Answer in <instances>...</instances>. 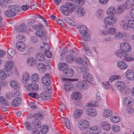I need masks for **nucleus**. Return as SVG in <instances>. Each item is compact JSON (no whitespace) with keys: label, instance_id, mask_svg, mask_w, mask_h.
Returning <instances> with one entry per match:
<instances>
[{"label":"nucleus","instance_id":"58","mask_svg":"<svg viewBox=\"0 0 134 134\" xmlns=\"http://www.w3.org/2000/svg\"><path fill=\"white\" fill-rule=\"evenodd\" d=\"M98 105V103L96 102H95L93 103H89L86 104V106L87 107H96Z\"/></svg>","mask_w":134,"mask_h":134},{"label":"nucleus","instance_id":"33","mask_svg":"<svg viewBox=\"0 0 134 134\" xmlns=\"http://www.w3.org/2000/svg\"><path fill=\"white\" fill-rule=\"evenodd\" d=\"M22 82L26 84L29 80L30 76L29 74L26 72L24 73L23 75Z\"/></svg>","mask_w":134,"mask_h":134},{"label":"nucleus","instance_id":"39","mask_svg":"<svg viewBox=\"0 0 134 134\" xmlns=\"http://www.w3.org/2000/svg\"><path fill=\"white\" fill-rule=\"evenodd\" d=\"M59 70L64 71L68 68V66L67 64L65 63H60L59 64Z\"/></svg>","mask_w":134,"mask_h":134},{"label":"nucleus","instance_id":"5","mask_svg":"<svg viewBox=\"0 0 134 134\" xmlns=\"http://www.w3.org/2000/svg\"><path fill=\"white\" fill-rule=\"evenodd\" d=\"M86 131L88 133L98 134L100 132V129L99 126H88L86 128Z\"/></svg>","mask_w":134,"mask_h":134},{"label":"nucleus","instance_id":"64","mask_svg":"<svg viewBox=\"0 0 134 134\" xmlns=\"http://www.w3.org/2000/svg\"><path fill=\"white\" fill-rule=\"evenodd\" d=\"M67 52L65 51H63L62 53H61L59 58H60L61 59H63L65 57V56L67 54Z\"/></svg>","mask_w":134,"mask_h":134},{"label":"nucleus","instance_id":"37","mask_svg":"<svg viewBox=\"0 0 134 134\" xmlns=\"http://www.w3.org/2000/svg\"><path fill=\"white\" fill-rule=\"evenodd\" d=\"M31 80L33 83L38 82L39 80L38 75L36 73L33 74L31 77Z\"/></svg>","mask_w":134,"mask_h":134},{"label":"nucleus","instance_id":"41","mask_svg":"<svg viewBox=\"0 0 134 134\" xmlns=\"http://www.w3.org/2000/svg\"><path fill=\"white\" fill-rule=\"evenodd\" d=\"M125 9L126 8L124 5H119L117 8V12L119 14H121L125 11Z\"/></svg>","mask_w":134,"mask_h":134},{"label":"nucleus","instance_id":"57","mask_svg":"<svg viewBox=\"0 0 134 134\" xmlns=\"http://www.w3.org/2000/svg\"><path fill=\"white\" fill-rule=\"evenodd\" d=\"M65 19L67 23L69 25L72 26H74L75 25V23L73 20L67 18H65Z\"/></svg>","mask_w":134,"mask_h":134},{"label":"nucleus","instance_id":"23","mask_svg":"<svg viewBox=\"0 0 134 134\" xmlns=\"http://www.w3.org/2000/svg\"><path fill=\"white\" fill-rule=\"evenodd\" d=\"M75 63L79 65L82 64L85 66L88 65L87 62L84 61L82 59L80 58H77L76 59Z\"/></svg>","mask_w":134,"mask_h":134},{"label":"nucleus","instance_id":"4","mask_svg":"<svg viewBox=\"0 0 134 134\" xmlns=\"http://www.w3.org/2000/svg\"><path fill=\"white\" fill-rule=\"evenodd\" d=\"M36 21V20H32L30 22H28V25L29 27L32 28L35 30H41L43 27V25L40 23L35 24V22Z\"/></svg>","mask_w":134,"mask_h":134},{"label":"nucleus","instance_id":"17","mask_svg":"<svg viewBox=\"0 0 134 134\" xmlns=\"http://www.w3.org/2000/svg\"><path fill=\"white\" fill-rule=\"evenodd\" d=\"M115 85L117 89L120 91L124 90L126 88L125 83L122 81H117Z\"/></svg>","mask_w":134,"mask_h":134},{"label":"nucleus","instance_id":"43","mask_svg":"<svg viewBox=\"0 0 134 134\" xmlns=\"http://www.w3.org/2000/svg\"><path fill=\"white\" fill-rule=\"evenodd\" d=\"M87 30V27L85 26L81 25L79 28V32L80 33V35L85 34V33L87 32L86 30Z\"/></svg>","mask_w":134,"mask_h":134},{"label":"nucleus","instance_id":"54","mask_svg":"<svg viewBox=\"0 0 134 134\" xmlns=\"http://www.w3.org/2000/svg\"><path fill=\"white\" fill-rule=\"evenodd\" d=\"M33 118H38L40 119H43V116L42 114L39 113L38 114L36 113L34 114L32 116Z\"/></svg>","mask_w":134,"mask_h":134},{"label":"nucleus","instance_id":"22","mask_svg":"<svg viewBox=\"0 0 134 134\" xmlns=\"http://www.w3.org/2000/svg\"><path fill=\"white\" fill-rule=\"evenodd\" d=\"M134 5V0H127L125 7L126 9H129Z\"/></svg>","mask_w":134,"mask_h":134},{"label":"nucleus","instance_id":"27","mask_svg":"<svg viewBox=\"0 0 134 134\" xmlns=\"http://www.w3.org/2000/svg\"><path fill=\"white\" fill-rule=\"evenodd\" d=\"M60 10L65 15L68 16L69 14V9L64 5H62L60 7Z\"/></svg>","mask_w":134,"mask_h":134},{"label":"nucleus","instance_id":"49","mask_svg":"<svg viewBox=\"0 0 134 134\" xmlns=\"http://www.w3.org/2000/svg\"><path fill=\"white\" fill-rule=\"evenodd\" d=\"M7 75H6L4 71L0 69V79L4 80L5 79Z\"/></svg>","mask_w":134,"mask_h":134},{"label":"nucleus","instance_id":"31","mask_svg":"<svg viewBox=\"0 0 134 134\" xmlns=\"http://www.w3.org/2000/svg\"><path fill=\"white\" fill-rule=\"evenodd\" d=\"M112 114V112L109 109H105L104 110L103 116L104 118H108L111 116Z\"/></svg>","mask_w":134,"mask_h":134},{"label":"nucleus","instance_id":"16","mask_svg":"<svg viewBox=\"0 0 134 134\" xmlns=\"http://www.w3.org/2000/svg\"><path fill=\"white\" fill-rule=\"evenodd\" d=\"M82 97L81 93L76 92L72 93L71 95V98L74 100H80Z\"/></svg>","mask_w":134,"mask_h":134},{"label":"nucleus","instance_id":"11","mask_svg":"<svg viewBox=\"0 0 134 134\" xmlns=\"http://www.w3.org/2000/svg\"><path fill=\"white\" fill-rule=\"evenodd\" d=\"M120 48L122 51L125 52L130 51L131 50L130 45L126 42H123L121 44Z\"/></svg>","mask_w":134,"mask_h":134},{"label":"nucleus","instance_id":"30","mask_svg":"<svg viewBox=\"0 0 134 134\" xmlns=\"http://www.w3.org/2000/svg\"><path fill=\"white\" fill-rule=\"evenodd\" d=\"M10 86L14 89H17L19 87V85L15 80L11 81L10 82Z\"/></svg>","mask_w":134,"mask_h":134},{"label":"nucleus","instance_id":"1","mask_svg":"<svg viewBox=\"0 0 134 134\" xmlns=\"http://www.w3.org/2000/svg\"><path fill=\"white\" fill-rule=\"evenodd\" d=\"M9 9L5 12L6 16L8 18L12 17L16 15V13L21 12V8L20 6L17 5H10L8 6Z\"/></svg>","mask_w":134,"mask_h":134},{"label":"nucleus","instance_id":"52","mask_svg":"<svg viewBox=\"0 0 134 134\" xmlns=\"http://www.w3.org/2000/svg\"><path fill=\"white\" fill-rule=\"evenodd\" d=\"M28 95L30 97H31L34 98L38 99L39 98V95L37 93H31L28 94Z\"/></svg>","mask_w":134,"mask_h":134},{"label":"nucleus","instance_id":"35","mask_svg":"<svg viewBox=\"0 0 134 134\" xmlns=\"http://www.w3.org/2000/svg\"><path fill=\"white\" fill-rule=\"evenodd\" d=\"M27 62L28 64L31 66H33L35 65L36 63V60L33 58H30L28 59L27 60Z\"/></svg>","mask_w":134,"mask_h":134},{"label":"nucleus","instance_id":"6","mask_svg":"<svg viewBox=\"0 0 134 134\" xmlns=\"http://www.w3.org/2000/svg\"><path fill=\"white\" fill-rule=\"evenodd\" d=\"M51 90L48 87L45 89V91L42 92L40 94V97L42 99L44 100H47L51 99Z\"/></svg>","mask_w":134,"mask_h":134},{"label":"nucleus","instance_id":"55","mask_svg":"<svg viewBox=\"0 0 134 134\" xmlns=\"http://www.w3.org/2000/svg\"><path fill=\"white\" fill-rule=\"evenodd\" d=\"M20 46L21 47L23 48V49H24V47H26V45L23 41L18 42L16 44V47H20Z\"/></svg>","mask_w":134,"mask_h":134},{"label":"nucleus","instance_id":"36","mask_svg":"<svg viewBox=\"0 0 134 134\" xmlns=\"http://www.w3.org/2000/svg\"><path fill=\"white\" fill-rule=\"evenodd\" d=\"M11 0H0V6L5 7L7 6L8 4L11 2Z\"/></svg>","mask_w":134,"mask_h":134},{"label":"nucleus","instance_id":"12","mask_svg":"<svg viewBox=\"0 0 134 134\" xmlns=\"http://www.w3.org/2000/svg\"><path fill=\"white\" fill-rule=\"evenodd\" d=\"M49 76L50 74L47 73L45 74L42 78V82L45 85H49L51 83Z\"/></svg>","mask_w":134,"mask_h":134},{"label":"nucleus","instance_id":"25","mask_svg":"<svg viewBox=\"0 0 134 134\" xmlns=\"http://www.w3.org/2000/svg\"><path fill=\"white\" fill-rule=\"evenodd\" d=\"M82 39L85 41H90L91 39L90 34L88 32L82 35H80Z\"/></svg>","mask_w":134,"mask_h":134},{"label":"nucleus","instance_id":"18","mask_svg":"<svg viewBox=\"0 0 134 134\" xmlns=\"http://www.w3.org/2000/svg\"><path fill=\"white\" fill-rule=\"evenodd\" d=\"M22 102V99L18 97L14 99L12 101V105L14 107H16L20 105Z\"/></svg>","mask_w":134,"mask_h":134},{"label":"nucleus","instance_id":"53","mask_svg":"<svg viewBox=\"0 0 134 134\" xmlns=\"http://www.w3.org/2000/svg\"><path fill=\"white\" fill-rule=\"evenodd\" d=\"M126 111L129 115H131L134 113V109L132 107H128Z\"/></svg>","mask_w":134,"mask_h":134},{"label":"nucleus","instance_id":"2","mask_svg":"<svg viewBox=\"0 0 134 134\" xmlns=\"http://www.w3.org/2000/svg\"><path fill=\"white\" fill-rule=\"evenodd\" d=\"M14 63L11 60H8L5 64L4 69L8 73L7 75L8 76H12L13 73L11 71L14 67Z\"/></svg>","mask_w":134,"mask_h":134},{"label":"nucleus","instance_id":"47","mask_svg":"<svg viewBox=\"0 0 134 134\" xmlns=\"http://www.w3.org/2000/svg\"><path fill=\"white\" fill-rule=\"evenodd\" d=\"M120 25L121 27L124 30H127L128 29L127 23L124 20H122L120 22Z\"/></svg>","mask_w":134,"mask_h":134},{"label":"nucleus","instance_id":"42","mask_svg":"<svg viewBox=\"0 0 134 134\" xmlns=\"http://www.w3.org/2000/svg\"><path fill=\"white\" fill-rule=\"evenodd\" d=\"M46 65L42 63H38L37 65V68L39 70H41L42 71H44L46 70L45 69Z\"/></svg>","mask_w":134,"mask_h":134},{"label":"nucleus","instance_id":"10","mask_svg":"<svg viewBox=\"0 0 134 134\" xmlns=\"http://www.w3.org/2000/svg\"><path fill=\"white\" fill-rule=\"evenodd\" d=\"M76 85L77 88L82 90H86L89 87L88 85L84 81L77 82Z\"/></svg>","mask_w":134,"mask_h":134},{"label":"nucleus","instance_id":"46","mask_svg":"<svg viewBox=\"0 0 134 134\" xmlns=\"http://www.w3.org/2000/svg\"><path fill=\"white\" fill-rule=\"evenodd\" d=\"M79 125L88 126L90 125V122L87 121L85 120H82L80 121L78 123Z\"/></svg>","mask_w":134,"mask_h":134},{"label":"nucleus","instance_id":"29","mask_svg":"<svg viewBox=\"0 0 134 134\" xmlns=\"http://www.w3.org/2000/svg\"><path fill=\"white\" fill-rule=\"evenodd\" d=\"M123 36V34L119 32H115L114 34L112 36L114 39L119 40L122 38Z\"/></svg>","mask_w":134,"mask_h":134},{"label":"nucleus","instance_id":"56","mask_svg":"<svg viewBox=\"0 0 134 134\" xmlns=\"http://www.w3.org/2000/svg\"><path fill=\"white\" fill-rule=\"evenodd\" d=\"M66 61L69 63L72 62L74 60V57L71 55L67 56L66 57Z\"/></svg>","mask_w":134,"mask_h":134},{"label":"nucleus","instance_id":"15","mask_svg":"<svg viewBox=\"0 0 134 134\" xmlns=\"http://www.w3.org/2000/svg\"><path fill=\"white\" fill-rule=\"evenodd\" d=\"M125 75L126 77L128 79L131 80H134V73L131 70H129L127 71Z\"/></svg>","mask_w":134,"mask_h":134},{"label":"nucleus","instance_id":"20","mask_svg":"<svg viewBox=\"0 0 134 134\" xmlns=\"http://www.w3.org/2000/svg\"><path fill=\"white\" fill-rule=\"evenodd\" d=\"M117 65L118 68L120 69H126L127 68V65L124 62L121 61L118 62L117 63Z\"/></svg>","mask_w":134,"mask_h":134},{"label":"nucleus","instance_id":"7","mask_svg":"<svg viewBox=\"0 0 134 134\" xmlns=\"http://www.w3.org/2000/svg\"><path fill=\"white\" fill-rule=\"evenodd\" d=\"M117 20L115 16L107 17L104 19L105 26H112Z\"/></svg>","mask_w":134,"mask_h":134},{"label":"nucleus","instance_id":"40","mask_svg":"<svg viewBox=\"0 0 134 134\" xmlns=\"http://www.w3.org/2000/svg\"><path fill=\"white\" fill-rule=\"evenodd\" d=\"M132 101V99L130 97H127L124 99V104L126 106L130 105Z\"/></svg>","mask_w":134,"mask_h":134},{"label":"nucleus","instance_id":"8","mask_svg":"<svg viewBox=\"0 0 134 134\" xmlns=\"http://www.w3.org/2000/svg\"><path fill=\"white\" fill-rule=\"evenodd\" d=\"M15 30L17 32H23L26 33H29L30 30L28 29L27 26L24 24H22L19 26L15 27Z\"/></svg>","mask_w":134,"mask_h":134},{"label":"nucleus","instance_id":"61","mask_svg":"<svg viewBox=\"0 0 134 134\" xmlns=\"http://www.w3.org/2000/svg\"><path fill=\"white\" fill-rule=\"evenodd\" d=\"M83 67L82 66H77L76 69L77 71L79 72L82 73L83 72Z\"/></svg>","mask_w":134,"mask_h":134},{"label":"nucleus","instance_id":"28","mask_svg":"<svg viewBox=\"0 0 134 134\" xmlns=\"http://www.w3.org/2000/svg\"><path fill=\"white\" fill-rule=\"evenodd\" d=\"M36 56L37 59L39 61L43 62L45 59V56L42 53H37Z\"/></svg>","mask_w":134,"mask_h":134},{"label":"nucleus","instance_id":"3","mask_svg":"<svg viewBox=\"0 0 134 134\" xmlns=\"http://www.w3.org/2000/svg\"><path fill=\"white\" fill-rule=\"evenodd\" d=\"M62 80L65 81V83L64 84L65 88L66 91H68L73 88V86L71 82L74 81H77L78 80L76 79L63 78Z\"/></svg>","mask_w":134,"mask_h":134},{"label":"nucleus","instance_id":"63","mask_svg":"<svg viewBox=\"0 0 134 134\" xmlns=\"http://www.w3.org/2000/svg\"><path fill=\"white\" fill-rule=\"evenodd\" d=\"M125 61L126 62H130L134 60V58L133 57H132L127 55L126 57L124 59Z\"/></svg>","mask_w":134,"mask_h":134},{"label":"nucleus","instance_id":"34","mask_svg":"<svg viewBox=\"0 0 134 134\" xmlns=\"http://www.w3.org/2000/svg\"><path fill=\"white\" fill-rule=\"evenodd\" d=\"M39 128L41 133L43 134H46L48 131L49 128L48 126H40Z\"/></svg>","mask_w":134,"mask_h":134},{"label":"nucleus","instance_id":"60","mask_svg":"<svg viewBox=\"0 0 134 134\" xmlns=\"http://www.w3.org/2000/svg\"><path fill=\"white\" fill-rule=\"evenodd\" d=\"M7 52L9 55L12 57H14L15 54L14 51L11 48L9 49L8 50Z\"/></svg>","mask_w":134,"mask_h":134},{"label":"nucleus","instance_id":"19","mask_svg":"<svg viewBox=\"0 0 134 134\" xmlns=\"http://www.w3.org/2000/svg\"><path fill=\"white\" fill-rule=\"evenodd\" d=\"M63 72L64 76L67 77L72 76L74 74L73 70L71 69H67Z\"/></svg>","mask_w":134,"mask_h":134},{"label":"nucleus","instance_id":"51","mask_svg":"<svg viewBox=\"0 0 134 134\" xmlns=\"http://www.w3.org/2000/svg\"><path fill=\"white\" fill-rule=\"evenodd\" d=\"M128 28L129 27L130 28H134V20H129L127 22Z\"/></svg>","mask_w":134,"mask_h":134},{"label":"nucleus","instance_id":"26","mask_svg":"<svg viewBox=\"0 0 134 134\" xmlns=\"http://www.w3.org/2000/svg\"><path fill=\"white\" fill-rule=\"evenodd\" d=\"M105 27L106 28L108 29L107 31L108 34L113 36L116 31V29L114 28L112 26H105Z\"/></svg>","mask_w":134,"mask_h":134},{"label":"nucleus","instance_id":"44","mask_svg":"<svg viewBox=\"0 0 134 134\" xmlns=\"http://www.w3.org/2000/svg\"><path fill=\"white\" fill-rule=\"evenodd\" d=\"M65 5V6L67 7V8L69 9V12L70 10L73 11L74 10V5L70 2L66 3Z\"/></svg>","mask_w":134,"mask_h":134},{"label":"nucleus","instance_id":"59","mask_svg":"<svg viewBox=\"0 0 134 134\" xmlns=\"http://www.w3.org/2000/svg\"><path fill=\"white\" fill-rule=\"evenodd\" d=\"M114 40L112 36L110 35L104 39L105 41L106 42H109L113 41Z\"/></svg>","mask_w":134,"mask_h":134},{"label":"nucleus","instance_id":"9","mask_svg":"<svg viewBox=\"0 0 134 134\" xmlns=\"http://www.w3.org/2000/svg\"><path fill=\"white\" fill-rule=\"evenodd\" d=\"M24 86L27 91L30 92H35L39 89L38 86L36 83H26L25 84Z\"/></svg>","mask_w":134,"mask_h":134},{"label":"nucleus","instance_id":"48","mask_svg":"<svg viewBox=\"0 0 134 134\" xmlns=\"http://www.w3.org/2000/svg\"><path fill=\"white\" fill-rule=\"evenodd\" d=\"M31 124L34 126H39L41 125V124L40 120L36 119L33 120L32 121Z\"/></svg>","mask_w":134,"mask_h":134},{"label":"nucleus","instance_id":"32","mask_svg":"<svg viewBox=\"0 0 134 134\" xmlns=\"http://www.w3.org/2000/svg\"><path fill=\"white\" fill-rule=\"evenodd\" d=\"M116 12V10L115 8L114 7H111L108 9L107 13L108 15H114L115 14Z\"/></svg>","mask_w":134,"mask_h":134},{"label":"nucleus","instance_id":"13","mask_svg":"<svg viewBox=\"0 0 134 134\" xmlns=\"http://www.w3.org/2000/svg\"><path fill=\"white\" fill-rule=\"evenodd\" d=\"M83 77L85 81L88 82H91L92 81V76L88 72L84 73Z\"/></svg>","mask_w":134,"mask_h":134},{"label":"nucleus","instance_id":"50","mask_svg":"<svg viewBox=\"0 0 134 134\" xmlns=\"http://www.w3.org/2000/svg\"><path fill=\"white\" fill-rule=\"evenodd\" d=\"M49 47L48 43L43 42L42 43V45H41V48L43 50V49H44V50L46 51L48 50L49 49Z\"/></svg>","mask_w":134,"mask_h":134},{"label":"nucleus","instance_id":"62","mask_svg":"<svg viewBox=\"0 0 134 134\" xmlns=\"http://www.w3.org/2000/svg\"><path fill=\"white\" fill-rule=\"evenodd\" d=\"M112 129L113 131L116 132L119 131L120 130L119 126H112Z\"/></svg>","mask_w":134,"mask_h":134},{"label":"nucleus","instance_id":"38","mask_svg":"<svg viewBox=\"0 0 134 134\" xmlns=\"http://www.w3.org/2000/svg\"><path fill=\"white\" fill-rule=\"evenodd\" d=\"M110 121L113 123H116L119 122L120 119L118 116H111L110 118Z\"/></svg>","mask_w":134,"mask_h":134},{"label":"nucleus","instance_id":"45","mask_svg":"<svg viewBox=\"0 0 134 134\" xmlns=\"http://www.w3.org/2000/svg\"><path fill=\"white\" fill-rule=\"evenodd\" d=\"M0 103L4 106H6L8 105V103L6 99L3 97H0Z\"/></svg>","mask_w":134,"mask_h":134},{"label":"nucleus","instance_id":"24","mask_svg":"<svg viewBox=\"0 0 134 134\" xmlns=\"http://www.w3.org/2000/svg\"><path fill=\"white\" fill-rule=\"evenodd\" d=\"M76 11L78 16L80 17L84 15L86 12L85 10L82 8L76 9Z\"/></svg>","mask_w":134,"mask_h":134},{"label":"nucleus","instance_id":"21","mask_svg":"<svg viewBox=\"0 0 134 134\" xmlns=\"http://www.w3.org/2000/svg\"><path fill=\"white\" fill-rule=\"evenodd\" d=\"M83 110L80 109H76L74 112V117L75 119H77L79 118L83 114Z\"/></svg>","mask_w":134,"mask_h":134},{"label":"nucleus","instance_id":"14","mask_svg":"<svg viewBox=\"0 0 134 134\" xmlns=\"http://www.w3.org/2000/svg\"><path fill=\"white\" fill-rule=\"evenodd\" d=\"M86 114L89 116H94L97 115L96 110L93 108H89L86 110Z\"/></svg>","mask_w":134,"mask_h":134}]
</instances>
